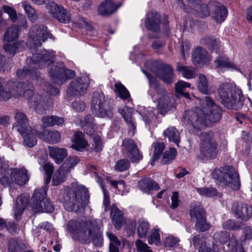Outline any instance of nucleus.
I'll return each mask as SVG.
<instances>
[{"label":"nucleus","mask_w":252,"mask_h":252,"mask_svg":"<svg viewBox=\"0 0 252 252\" xmlns=\"http://www.w3.org/2000/svg\"><path fill=\"white\" fill-rule=\"evenodd\" d=\"M213 238L217 243L226 244L229 238V234L226 231H219L215 233Z\"/></svg>","instance_id":"obj_47"},{"label":"nucleus","mask_w":252,"mask_h":252,"mask_svg":"<svg viewBox=\"0 0 252 252\" xmlns=\"http://www.w3.org/2000/svg\"><path fill=\"white\" fill-rule=\"evenodd\" d=\"M138 186L141 190L148 193L151 190L159 189L158 185L150 178H144L139 181Z\"/></svg>","instance_id":"obj_29"},{"label":"nucleus","mask_w":252,"mask_h":252,"mask_svg":"<svg viewBox=\"0 0 252 252\" xmlns=\"http://www.w3.org/2000/svg\"><path fill=\"white\" fill-rule=\"evenodd\" d=\"M195 221V228L201 232L206 231L211 227V225L207 222L205 216Z\"/></svg>","instance_id":"obj_50"},{"label":"nucleus","mask_w":252,"mask_h":252,"mask_svg":"<svg viewBox=\"0 0 252 252\" xmlns=\"http://www.w3.org/2000/svg\"><path fill=\"white\" fill-rule=\"evenodd\" d=\"M156 75L162 79L167 84H171L173 82L174 75L173 69L168 64H164L156 72Z\"/></svg>","instance_id":"obj_25"},{"label":"nucleus","mask_w":252,"mask_h":252,"mask_svg":"<svg viewBox=\"0 0 252 252\" xmlns=\"http://www.w3.org/2000/svg\"><path fill=\"white\" fill-rule=\"evenodd\" d=\"M115 93L123 99H128L130 97V94L126 88L120 82L115 84Z\"/></svg>","instance_id":"obj_39"},{"label":"nucleus","mask_w":252,"mask_h":252,"mask_svg":"<svg viewBox=\"0 0 252 252\" xmlns=\"http://www.w3.org/2000/svg\"><path fill=\"white\" fill-rule=\"evenodd\" d=\"M63 199L64 206L67 211H76L87 205L89 194L84 186L73 183L64 190Z\"/></svg>","instance_id":"obj_4"},{"label":"nucleus","mask_w":252,"mask_h":252,"mask_svg":"<svg viewBox=\"0 0 252 252\" xmlns=\"http://www.w3.org/2000/svg\"><path fill=\"white\" fill-rule=\"evenodd\" d=\"M49 155L57 164L61 163L67 156V150L58 146H48Z\"/></svg>","instance_id":"obj_23"},{"label":"nucleus","mask_w":252,"mask_h":252,"mask_svg":"<svg viewBox=\"0 0 252 252\" xmlns=\"http://www.w3.org/2000/svg\"><path fill=\"white\" fill-rule=\"evenodd\" d=\"M130 167V162L127 159H121L116 162L115 169L119 172L125 171Z\"/></svg>","instance_id":"obj_52"},{"label":"nucleus","mask_w":252,"mask_h":252,"mask_svg":"<svg viewBox=\"0 0 252 252\" xmlns=\"http://www.w3.org/2000/svg\"><path fill=\"white\" fill-rule=\"evenodd\" d=\"M180 240L178 238L173 236L167 237L163 241L165 247L170 248L178 245Z\"/></svg>","instance_id":"obj_56"},{"label":"nucleus","mask_w":252,"mask_h":252,"mask_svg":"<svg viewBox=\"0 0 252 252\" xmlns=\"http://www.w3.org/2000/svg\"><path fill=\"white\" fill-rule=\"evenodd\" d=\"M210 9L213 11V17L218 23L224 21L227 14L226 7L221 3L217 1L209 2Z\"/></svg>","instance_id":"obj_20"},{"label":"nucleus","mask_w":252,"mask_h":252,"mask_svg":"<svg viewBox=\"0 0 252 252\" xmlns=\"http://www.w3.org/2000/svg\"><path fill=\"white\" fill-rule=\"evenodd\" d=\"M135 245L138 252H152L149 250V247L140 240H137L135 242Z\"/></svg>","instance_id":"obj_62"},{"label":"nucleus","mask_w":252,"mask_h":252,"mask_svg":"<svg viewBox=\"0 0 252 252\" xmlns=\"http://www.w3.org/2000/svg\"><path fill=\"white\" fill-rule=\"evenodd\" d=\"M100 223L99 220L94 219L72 220L68 221L66 228L73 239L82 243L91 240L95 246L100 247L103 244V240Z\"/></svg>","instance_id":"obj_3"},{"label":"nucleus","mask_w":252,"mask_h":252,"mask_svg":"<svg viewBox=\"0 0 252 252\" xmlns=\"http://www.w3.org/2000/svg\"><path fill=\"white\" fill-rule=\"evenodd\" d=\"M103 143L99 136L96 135L93 137V148L95 152H98L102 150Z\"/></svg>","instance_id":"obj_58"},{"label":"nucleus","mask_w":252,"mask_h":252,"mask_svg":"<svg viewBox=\"0 0 252 252\" xmlns=\"http://www.w3.org/2000/svg\"><path fill=\"white\" fill-rule=\"evenodd\" d=\"M154 147V153L152 160L151 161V164L152 165L154 164L155 161L159 158L165 148L164 144L162 143H157L155 144Z\"/></svg>","instance_id":"obj_51"},{"label":"nucleus","mask_w":252,"mask_h":252,"mask_svg":"<svg viewBox=\"0 0 252 252\" xmlns=\"http://www.w3.org/2000/svg\"><path fill=\"white\" fill-rule=\"evenodd\" d=\"M212 176L214 179L224 182L232 189L238 190L240 188L239 175L232 166H225L222 169H215L212 173Z\"/></svg>","instance_id":"obj_8"},{"label":"nucleus","mask_w":252,"mask_h":252,"mask_svg":"<svg viewBox=\"0 0 252 252\" xmlns=\"http://www.w3.org/2000/svg\"><path fill=\"white\" fill-rule=\"evenodd\" d=\"M42 126L44 127L53 126V116H47L41 119Z\"/></svg>","instance_id":"obj_64"},{"label":"nucleus","mask_w":252,"mask_h":252,"mask_svg":"<svg viewBox=\"0 0 252 252\" xmlns=\"http://www.w3.org/2000/svg\"><path fill=\"white\" fill-rule=\"evenodd\" d=\"M92 111L98 117H110L112 115L111 108L109 107L103 93L95 92L92 100Z\"/></svg>","instance_id":"obj_11"},{"label":"nucleus","mask_w":252,"mask_h":252,"mask_svg":"<svg viewBox=\"0 0 252 252\" xmlns=\"http://www.w3.org/2000/svg\"><path fill=\"white\" fill-rule=\"evenodd\" d=\"M203 41L209 47L213 49H217L220 44V41L211 36H206Z\"/></svg>","instance_id":"obj_55"},{"label":"nucleus","mask_w":252,"mask_h":252,"mask_svg":"<svg viewBox=\"0 0 252 252\" xmlns=\"http://www.w3.org/2000/svg\"><path fill=\"white\" fill-rule=\"evenodd\" d=\"M122 146L123 150L128 152V156L132 162L137 163L142 159V155L139 153L137 145L132 139H124Z\"/></svg>","instance_id":"obj_18"},{"label":"nucleus","mask_w":252,"mask_h":252,"mask_svg":"<svg viewBox=\"0 0 252 252\" xmlns=\"http://www.w3.org/2000/svg\"><path fill=\"white\" fill-rule=\"evenodd\" d=\"M143 72L149 79L150 87L153 89L157 93L156 95L152 96L154 101H157V109L161 114H164L172 107L173 95L166 92L165 89L161 86L156 79L148 73Z\"/></svg>","instance_id":"obj_6"},{"label":"nucleus","mask_w":252,"mask_h":252,"mask_svg":"<svg viewBox=\"0 0 252 252\" xmlns=\"http://www.w3.org/2000/svg\"><path fill=\"white\" fill-rule=\"evenodd\" d=\"M68 174V171H66L64 168H62V167L61 166L53 176L52 181L53 185L58 186L60 183L64 182Z\"/></svg>","instance_id":"obj_40"},{"label":"nucleus","mask_w":252,"mask_h":252,"mask_svg":"<svg viewBox=\"0 0 252 252\" xmlns=\"http://www.w3.org/2000/svg\"><path fill=\"white\" fill-rule=\"evenodd\" d=\"M193 242L195 247H199V252H215L210 248L206 246L205 239L203 237L200 235L194 236Z\"/></svg>","instance_id":"obj_36"},{"label":"nucleus","mask_w":252,"mask_h":252,"mask_svg":"<svg viewBox=\"0 0 252 252\" xmlns=\"http://www.w3.org/2000/svg\"><path fill=\"white\" fill-rule=\"evenodd\" d=\"M36 135L44 141L51 144L58 143L61 140V133L55 130H44L42 132H37Z\"/></svg>","instance_id":"obj_22"},{"label":"nucleus","mask_w":252,"mask_h":252,"mask_svg":"<svg viewBox=\"0 0 252 252\" xmlns=\"http://www.w3.org/2000/svg\"><path fill=\"white\" fill-rule=\"evenodd\" d=\"M106 236L110 242L109 244V252H120L119 247L121 242L116 236L111 232H107Z\"/></svg>","instance_id":"obj_34"},{"label":"nucleus","mask_w":252,"mask_h":252,"mask_svg":"<svg viewBox=\"0 0 252 252\" xmlns=\"http://www.w3.org/2000/svg\"><path fill=\"white\" fill-rule=\"evenodd\" d=\"M233 210L236 217L244 221L249 220L252 215V207L243 203L234 205Z\"/></svg>","instance_id":"obj_21"},{"label":"nucleus","mask_w":252,"mask_h":252,"mask_svg":"<svg viewBox=\"0 0 252 252\" xmlns=\"http://www.w3.org/2000/svg\"><path fill=\"white\" fill-rule=\"evenodd\" d=\"M19 29L16 26L9 27L6 31L4 40L7 41L14 40L19 37Z\"/></svg>","instance_id":"obj_42"},{"label":"nucleus","mask_w":252,"mask_h":252,"mask_svg":"<svg viewBox=\"0 0 252 252\" xmlns=\"http://www.w3.org/2000/svg\"><path fill=\"white\" fill-rule=\"evenodd\" d=\"M90 83V79L87 75H83L72 80L68 88L67 93L69 95H82L87 91Z\"/></svg>","instance_id":"obj_17"},{"label":"nucleus","mask_w":252,"mask_h":252,"mask_svg":"<svg viewBox=\"0 0 252 252\" xmlns=\"http://www.w3.org/2000/svg\"><path fill=\"white\" fill-rule=\"evenodd\" d=\"M8 86L9 90L12 89L13 97H18L22 95L24 96L28 100L30 106L35 109L42 106L43 102V97L33 93L32 85L30 84L26 85L22 82H8Z\"/></svg>","instance_id":"obj_7"},{"label":"nucleus","mask_w":252,"mask_h":252,"mask_svg":"<svg viewBox=\"0 0 252 252\" xmlns=\"http://www.w3.org/2000/svg\"><path fill=\"white\" fill-rule=\"evenodd\" d=\"M46 8L52 17L63 23H68L71 20V14L63 6L56 4L53 1L48 0L45 2Z\"/></svg>","instance_id":"obj_16"},{"label":"nucleus","mask_w":252,"mask_h":252,"mask_svg":"<svg viewBox=\"0 0 252 252\" xmlns=\"http://www.w3.org/2000/svg\"><path fill=\"white\" fill-rule=\"evenodd\" d=\"M179 6L187 12H192L193 10L197 12L198 16L201 17L210 15L212 11L208 4L201 3L200 0H176Z\"/></svg>","instance_id":"obj_13"},{"label":"nucleus","mask_w":252,"mask_h":252,"mask_svg":"<svg viewBox=\"0 0 252 252\" xmlns=\"http://www.w3.org/2000/svg\"><path fill=\"white\" fill-rule=\"evenodd\" d=\"M226 245L228 248L227 251L229 252H232L234 250L236 249L238 242L234 236H229V238Z\"/></svg>","instance_id":"obj_60"},{"label":"nucleus","mask_w":252,"mask_h":252,"mask_svg":"<svg viewBox=\"0 0 252 252\" xmlns=\"http://www.w3.org/2000/svg\"><path fill=\"white\" fill-rule=\"evenodd\" d=\"M72 107L77 112H82L86 108V104L83 101L78 100L72 102Z\"/></svg>","instance_id":"obj_61"},{"label":"nucleus","mask_w":252,"mask_h":252,"mask_svg":"<svg viewBox=\"0 0 252 252\" xmlns=\"http://www.w3.org/2000/svg\"><path fill=\"white\" fill-rule=\"evenodd\" d=\"M147 19L145 21L146 27L151 31L158 32L159 29L160 16L156 11H150L147 13Z\"/></svg>","instance_id":"obj_24"},{"label":"nucleus","mask_w":252,"mask_h":252,"mask_svg":"<svg viewBox=\"0 0 252 252\" xmlns=\"http://www.w3.org/2000/svg\"><path fill=\"white\" fill-rule=\"evenodd\" d=\"M163 134L170 141H172L178 145L180 141V135L179 131L175 127H168L164 131Z\"/></svg>","instance_id":"obj_33"},{"label":"nucleus","mask_w":252,"mask_h":252,"mask_svg":"<svg viewBox=\"0 0 252 252\" xmlns=\"http://www.w3.org/2000/svg\"><path fill=\"white\" fill-rule=\"evenodd\" d=\"M199 90L204 94H207L208 91V82L206 77L202 74L198 75V86Z\"/></svg>","instance_id":"obj_49"},{"label":"nucleus","mask_w":252,"mask_h":252,"mask_svg":"<svg viewBox=\"0 0 252 252\" xmlns=\"http://www.w3.org/2000/svg\"><path fill=\"white\" fill-rule=\"evenodd\" d=\"M190 87V84L189 83L180 80L175 84V89L178 94H180L183 92L184 89L186 88H189Z\"/></svg>","instance_id":"obj_59"},{"label":"nucleus","mask_w":252,"mask_h":252,"mask_svg":"<svg viewBox=\"0 0 252 252\" xmlns=\"http://www.w3.org/2000/svg\"><path fill=\"white\" fill-rule=\"evenodd\" d=\"M242 226V223L232 220H228L222 224V228L228 230H237Z\"/></svg>","instance_id":"obj_46"},{"label":"nucleus","mask_w":252,"mask_h":252,"mask_svg":"<svg viewBox=\"0 0 252 252\" xmlns=\"http://www.w3.org/2000/svg\"><path fill=\"white\" fill-rule=\"evenodd\" d=\"M46 188L43 187L39 190H35L32 198V207L36 212H52L53 207L49 200L46 198Z\"/></svg>","instance_id":"obj_12"},{"label":"nucleus","mask_w":252,"mask_h":252,"mask_svg":"<svg viewBox=\"0 0 252 252\" xmlns=\"http://www.w3.org/2000/svg\"><path fill=\"white\" fill-rule=\"evenodd\" d=\"M202 108H195L185 112L183 119L189 131L199 134L201 130L212 123L218 122L221 118V110L213 99L205 96L200 100Z\"/></svg>","instance_id":"obj_2"},{"label":"nucleus","mask_w":252,"mask_h":252,"mask_svg":"<svg viewBox=\"0 0 252 252\" xmlns=\"http://www.w3.org/2000/svg\"><path fill=\"white\" fill-rule=\"evenodd\" d=\"M48 38H51V34L47 32L46 27L34 25L29 32L27 45L32 52H37L42 43ZM55 59V53L52 50H43L41 53H33L32 57L28 58L27 61V63L29 64V68L19 69L17 72V76L20 79L31 78L36 80L38 78V74L33 68L49 66L54 62Z\"/></svg>","instance_id":"obj_1"},{"label":"nucleus","mask_w":252,"mask_h":252,"mask_svg":"<svg viewBox=\"0 0 252 252\" xmlns=\"http://www.w3.org/2000/svg\"><path fill=\"white\" fill-rule=\"evenodd\" d=\"M22 6L29 19L32 22L36 21L37 19V15L35 10L32 7L30 3L28 1H25L22 2Z\"/></svg>","instance_id":"obj_43"},{"label":"nucleus","mask_w":252,"mask_h":252,"mask_svg":"<svg viewBox=\"0 0 252 252\" xmlns=\"http://www.w3.org/2000/svg\"><path fill=\"white\" fill-rule=\"evenodd\" d=\"M120 6L116 5L111 0H105L98 8V13L101 16H105L114 12Z\"/></svg>","instance_id":"obj_28"},{"label":"nucleus","mask_w":252,"mask_h":252,"mask_svg":"<svg viewBox=\"0 0 252 252\" xmlns=\"http://www.w3.org/2000/svg\"><path fill=\"white\" fill-rule=\"evenodd\" d=\"M28 171L24 168H11L9 175L4 176L0 179L1 184L5 187L12 188L15 184L22 186L29 181Z\"/></svg>","instance_id":"obj_10"},{"label":"nucleus","mask_w":252,"mask_h":252,"mask_svg":"<svg viewBox=\"0 0 252 252\" xmlns=\"http://www.w3.org/2000/svg\"><path fill=\"white\" fill-rule=\"evenodd\" d=\"M221 103L226 108L234 110L240 109L243 105L241 91L229 83L222 84L218 89Z\"/></svg>","instance_id":"obj_5"},{"label":"nucleus","mask_w":252,"mask_h":252,"mask_svg":"<svg viewBox=\"0 0 252 252\" xmlns=\"http://www.w3.org/2000/svg\"><path fill=\"white\" fill-rule=\"evenodd\" d=\"M13 96V93L12 89L9 90L8 83L4 89H0V99L7 100Z\"/></svg>","instance_id":"obj_54"},{"label":"nucleus","mask_w":252,"mask_h":252,"mask_svg":"<svg viewBox=\"0 0 252 252\" xmlns=\"http://www.w3.org/2000/svg\"><path fill=\"white\" fill-rule=\"evenodd\" d=\"M15 122L13 125V128L18 131L24 139L25 143L29 146H32L35 144L36 141L34 138L32 141H30V138L25 135L26 130L31 128L29 125V120L27 116L21 112H17L14 117Z\"/></svg>","instance_id":"obj_15"},{"label":"nucleus","mask_w":252,"mask_h":252,"mask_svg":"<svg viewBox=\"0 0 252 252\" xmlns=\"http://www.w3.org/2000/svg\"><path fill=\"white\" fill-rule=\"evenodd\" d=\"M78 162L79 159L76 157H69L65 160L61 166L62 168H64L66 171H68V173H69Z\"/></svg>","instance_id":"obj_44"},{"label":"nucleus","mask_w":252,"mask_h":252,"mask_svg":"<svg viewBox=\"0 0 252 252\" xmlns=\"http://www.w3.org/2000/svg\"><path fill=\"white\" fill-rule=\"evenodd\" d=\"M176 68V70L187 79L194 78L196 75V70L194 67L186 66L180 62L177 63Z\"/></svg>","instance_id":"obj_26"},{"label":"nucleus","mask_w":252,"mask_h":252,"mask_svg":"<svg viewBox=\"0 0 252 252\" xmlns=\"http://www.w3.org/2000/svg\"><path fill=\"white\" fill-rule=\"evenodd\" d=\"M2 8L4 12L8 14L9 18H10L13 22H15L17 19V15L15 10L13 8L5 5H4Z\"/></svg>","instance_id":"obj_63"},{"label":"nucleus","mask_w":252,"mask_h":252,"mask_svg":"<svg viewBox=\"0 0 252 252\" xmlns=\"http://www.w3.org/2000/svg\"><path fill=\"white\" fill-rule=\"evenodd\" d=\"M189 214L191 219L195 220L205 216L203 208L198 204H194L191 207Z\"/></svg>","instance_id":"obj_38"},{"label":"nucleus","mask_w":252,"mask_h":252,"mask_svg":"<svg viewBox=\"0 0 252 252\" xmlns=\"http://www.w3.org/2000/svg\"><path fill=\"white\" fill-rule=\"evenodd\" d=\"M148 241L150 244L158 245L160 244V235L158 229H153L151 231V234L148 237Z\"/></svg>","instance_id":"obj_53"},{"label":"nucleus","mask_w":252,"mask_h":252,"mask_svg":"<svg viewBox=\"0 0 252 252\" xmlns=\"http://www.w3.org/2000/svg\"><path fill=\"white\" fill-rule=\"evenodd\" d=\"M197 192L202 196H206L211 197L215 196H220V194L213 188H197Z\"/></svg>","instance_id":"obj_45"},{"label":"nucleus","mask_w":252,"mask_h":252,"mask_svg":"<svg viewBox=\"0 0 252 252\" xmlns=\"http://www.w3.org/2000/svg\"><path fill=\"white\" fill-rule=\"evenodd\" d=\"M211 61V57L208 52L201 47L196 48L192 54V61L194 65H208Z\"/></svg>","instance_id":"obj_19"},{"label":"nucleus","mask_w":252,"mask_h":252,"mask_svg":"<svg viewBox=\"0 0 252 252\" xmlns=\"http://www.w3.org/2000/svg\"><path fill=\"white\" fill-rule=\"evenodd\" d=\"M23 41H18L13 43H7L3 46L4 49L10 56H13L16 52L23 50L25 47Z\"/></svg>","instance_id":"obj_31"},{"label":"nucleus","mask_w":252,"mask_h":252,"mask_svg":"<svg viewBox=\"0 0 252 252\" xmlns=\"http://www.w3.org/2000/svg\"><path fill=\"white\" fill-rule=\"evenodd\" d=\"M49 73L54 82L58 85H62L67 79L75 75L74 71L65 68L63 63L53 65Z\"/></svg>","instance_id":"obj_14"},{"label":"nucleus","mask_w":252,"mask_h":252,"mask_svg":"<svg viewBox=\"0 0 252 252\" xmlns=\"http://www.w3.org/2000/svg\"><path fill=\"white\" fill-rule=\"evenodd\" d=\"M215 65L218 68H230L237 69V66L225 57L218 58L215 61Z\"/></svg>","instance_id":"obj_37"},{"label":"nucleus","mask_w":252,"mask_h":252,"mask_svg":"<svg viewBox=\"0 0 252 252\" xmlns=\"http://www.w3.org/2000/svg\"><path fill=\"white\" fill-rule=\"evenodd\" d=\"M29 201V197L25 196H20L17 199L16 204L14 210L15 219L18 220L22 214L24 208Z\"/></svg>","instance_id":"obj_32"},{"label":"nucleus","mask_w":252,"mask_h":252,"mask_svg":"<svg viewBox=\"0 0 252 252\" xmlns=\"http://www.w3.org/2000/svg\"><path fill=\"white\" fill-rule=\"evenodd\" d=\"M137 234L140 238L145 237L149 229V224L146 220L140 219L137 222Z\"/></svg>","instance_id":"obj_41"},{"label":"nucleus","mask_w":252,"mask_h":252,"mask_svg":"<svg viewBox=\"0 0 252 252\" xmlns=\"http://www.w3.org/2000/svg\"><path fill=\"white\" fill-rule=\"evenodd\" d=\"M119 111L123 116L125 121L129 124L132 128L135 129V126L132 116L133 110L131 108L125 106L123 109L120 108Z\"/></svg>","instance_id":"obj_35"},{"label":"nucleus","mask_w":252,"mask_h":252,"mask_svg":"<svg viewBox=\"0 0 252 252\" xmlns=\"http://www.w3.org/2000/svg\"><path fill=\"white\" fill-rule=\"evenodd\" d=\"M72 142L71 147L78 151H81L88 145V142L85 140L83 134L79 131L74 134Z\"/></svg>","instance_id":"obj_30"},{"label":"nucleus","mask_w":252,"mask_h":252,"mask_svg":"<svg viewBox=\"0 0 252 252\" xmlns=\"http://www.w3.org/2000/svg\"><path fill=\"white\" fill-rule=\"evenodd\" d=\"M111 216L114 227L117 230L121 228L125 222L123 212L115 205H112L111 209Z\"/></svg>","instance_id":"obj_27"},{"label":"nucleus","mask_w":252,"mask_h":252,"mask_svg":"<svg viewBox=\"0 0 252 252\" xmlns=\"http://www.w3.org/2000/svg\"><path fill=\"white\" fill-rule=\"evenodd\" d=\"M177 155V151L174 148H170L168 151H166L162 157V163L167 164L173 160Z\"/></svg>","instance_id":"obj_48"},{"label":"nucleus","mask_w":252,"mask_h":252,"mask_svg":"<svg viewBox=\"0 0 252 252\" xmlns=\"http://www.w3.org/2000/svg\"><path fill=\"white\" fill-rule=\"evenodd\" d=\"M199 135L201 143L200 152L202 158L213 159L215 158L218 154V144L214 138L212 131L204 132Z\"/></svg>","instance_id":"obj_9"},{"label":"nucleus","mask_w":252,"mask_h":252,"mask_svg":"<svg viewBox=\"0 0 252 252\" xmlns=\"http://www.w3.org/2000/svg\"><path fill=\"white\" fill-rule=\"evenodd\" d=\"M9 164L4 158H0V171L2 177L9 175Z\"/></svg>","instance_id":"obj_57"}]
</instances>
